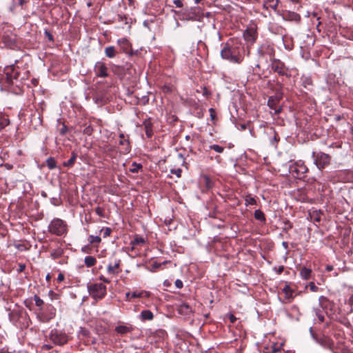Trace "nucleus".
<instances>
[{"mask_svg": "<svg viewBox=\"0 0 353 353\" xmlns=\"http://www.w3.org/2000/svg\"><path fill=\"white\" fill-rule=\"evenodd\" d=\"M48 230L53 234L61 236L66 233L67 225L62 219H54L49 224Z\"/></svg>", "mask_w": 353, "mask_h": 353, "instance_id": "1", "label": "nucleus"}, {"mask_svg": "<svg viewBox=\"0 0 353 353\" xmlns=\"http://www.w3.org/2000/svg\"><path fill=\"white\" fill-rule=\"evenodd\" d=\"M90 295L94 299H101L106 294V287L102 283H91L88 285Z\"/></svg>", "mask_w": 353, "mask_h": 353, "instance_id": "2", "label": "nucleus"}, {"mask_svg": "<svg viewBox=\"0 0 353 353\" xmlns=\"http://www.w3.org/2000/svg\"><path fill=\"white\" fill-rule=\"evenodd\" d=\"M243 38L248 46L253 45L257 39V28L254 24H250L243 32Z\"/></svg>", "mask_w": 353, "mask_h": 353, "instance_id": "3", "label": "nucleus"}, {"mask_svg": "<svg viewBox=\"0 0 353 353\" xmlns=\"http://www.w3.org/2000/svg\"><path fill=\"white\" fill-rule=\"evenodd\" d=\"M312 157L314 164L319 170L323 169L330 163V157L323 152H313Z\"/></svg>", "mask_w": 353, "mask_h": 353, "instance_id": "4", "label": "nucleus"}, {"mask_svg": "<svg viewBox=\"0 0 353 353\" xmlns=\"http://www.w3.org/2000/svg\"><path fill=\"white\" fill-rule=\"evenodd\" d=\"M221 56L223 59H227L230 62L241 63L243 61V57L233 52L232 49L228 47H224L221 51Z\"/></svg>", "mask_w": 353, "mask_h": 353, "instance_id": "5", "label": "nucleus"}, {"mask_svg": "<svg viewBox=\"0 0 353 353\" xmlns=\"http://www.w3.org/2000/svg\"><path fill=\"white\" fill-rule=\"evenodd\" d=\"M49 337L55 345H63L68 341V336L66 334L57 330H52Z\"/></svg>", "mask_w": 353, "mask_h": 353, "instance_id": "6", "label": "nucleus"}, {"mask_svg": "<svg viewBox=\"0 0 353 353\" xmlns=\"http://www.w3.org/2000/svg\"><path fill=\"white\" fill-rule=\"evenodd\" d=\"M258 53L261 58L268 57L270 61H272L274 56V50L271 46L264 44L259 48Z\"/></svg>", "mask_w": 353, "mask_h": 353, "instance_id": "7", "label": "nucleus"}, {"mask_svg": "<svg viewBox=\"0 0 353 353\" xmlns=\"http://www.w3.org/2000/svg\"><path fill=\"white\" fill-rule=\"evenodd\" d=\"M281 15L285 21L299 22L301 19L300 15L294 12L285 10Z\"/></svg>", "mask_w": 353, "mask_h": 353, "instance_id": "8", "label": "nucleus"}, {"mask_svg": "<svg viewBox=\"0 0 353 353\" xmlns=\"http://www.w3.org/2000/svg\"><path fill=\"white\" fill-rule=\"evenodd\" d=\"M94 71L97 76L105 77L108 76V71L105 65L102 62H97L94 67Z\"/></svg>", "mask_w": 353, "mask_h": 353, "instance_id": "9", "label": "nucleus"}, {"mask_svg": "<svg viewBox=\"0 0 353 353\" xmlns=\"http://www.w3.org/2000/svg\"><path fill=\"white\" fill-rule=\"evenodd\" d=\"M263 8L268 10L269 8H272L274 11H276L279 0H263Z\"/></svg>", "mask_w": 353, "mask_h": 353, "instance_id": "10", "label": "nucleus"}, {"mask_svg": "<svg viewBox=\"0 0 353 353\" xmlns=\"http://www.w3.org/2000/svg\"><path fill=\"white\" fill-rule=\"evenodd\" d=\"M312 270L306 267H303L300 270V276L304 280H308L312 276Z\"/></svg>", "mask_w": 353, "mask_h": 353, "instance_id": "11", "label": "nucleus"}, {"mask_svg": "<svg viewBox=\"0 0 353 353\" xmlns=\"http://www.w3.org/2000/svg\"><path fill=\"white\" fill-rule=\"evenodd\" d=\"M120 261H116L114 264H109L107 268L108 272L111 274H117L119 273V268Z\"/></svg>", "mask_w": 353, "mask_h": 353, "instance_id": "12", "label": "nucleus"}, {"mask_svg": "<svg viewBox=\"0 0 353 353\" xmlns=\"http://www.w3.org/2000/svg\"><path fill=\"white\" fill-rule=\"evenodd\" d=\"M119 144L122 145V153L128 154L130 152V145L128 139L120 140Z\"/></svg>", "mask_w": 353, "mask_h": 353, "instance_id": "13", "label": "nucleus"}, {"mask_svg": "<svg viewBox=\"0 0 353 353\" xmlns=\"http://www.w3.org/2000/svg\"><path fill=\"white\" fill-rule=\"evenodd\" d=\"M279 99V97H276V98H274V97H270L268 101V106L270 107V109L272 110H274V112L276 114V113H279L281 111V108H279V109H276L275 108V104H276V102L277 101V100Z\"/></svg>", "mask_w": 353, "mask_h": 353, "instance_id": "14", "label": "nucleus"}, {"mask_svg": "<svg viewBox=\"0 0 353 353\" xmlns=\"http://www.w3.org/2000/svg\"><path fill=\"white\" fill-rule=\"evenodd\" d=\"M143 125L145 128V134L148 137H151L152 136V123L151 121L148 120H145L143 122Z\"/></svg>", "mask_w": 353, "mask_h": 353, "instance_id": "15", "label": "nucleus"}, {"mask_svg": "<svg viewBox=\"0 0 353 353\" xmlns=\"http://www.w3.org/2000/svg\"><path fill=\"white\" fill-rule=\"evenodd\" d=\"M141 318L143 321H151L154 318V315L152 314V312L150 311V310H143L141 312Z\"/></svg>", "mask_w": 353, "mask_h": 353, "instance_id": "16", "label": "nucleus"}, {"mask_svg": "<svg viewBox=\"0 0 353 353\" xmlns=\"http://www.w3.org/2000/svg\"><path fill=\"white\" fill-rule=\"evenodd\" d=\"M85 264L87 267L90 268L95 265L97 260L94 257L91 256H85L84 259Z\"/></svg>", "mask_w": 353, "mask_h": 353, "instance_id": "17", "label": "nucleus"}, {"mask_svg": "<svg viewBox=\"0 0 353 353\" xmlns=\"http://www.w3.org/2000/svg\"><path fill=\"white\" fill-rule=\"evenodd\" d=\"M105 54L109 58H113L115 56L116 52L113 46L106 47L105 49Z\"/></svg>", "mask_w": 353, "mask_h": 353, "instance_id": "18", "label": "nucleus"}, {"mask_svg": "<svg viewBox=\"0 0 353 353\" xmlns=\"http://www.w3.org/2000/svg\"><path fill=\"white\" fill-rule=\"evenodd\" d=\"M254 218L260 221L264 222L265 221L263 212L260 210L254 211Z\"/></svg>", "mask_w": 353, "mask_h": 353, "instance_id": "19", "label": "nucleus"}, {"mask_svg": "<svg viewBox=\"0 0 353 353\" xmlns=\"http://www.w3.org/2000/svg\"><path fill=\"white\" fill-rule=\"evenodd\" d=\"M115 330L118 333L121 334L130 332V328L125 325H118L117 327H116Z\"/></svg>", "mask_w": 353, "mask_h": 353, "instance_id": "20", "label": "nucleus"}, {"mask_svg": "<svg viewBox=\"0 0 353 353\" xmlns=\"http://www.w3.org/2000/svg\"><path fill=\"white\" fill-rule=\"evenodd\" d=\"M46 165L49 169L52 170L56 168V161L52 157H49L46 160Z\"/></svg>", "mask_w": 353, "mask_h": 353, "instance_id": "21", "label": "nucleus"}, {"mask_svg": "<svg viewBox=\"0 0 353 353\" xmlns=\"http://www.w3.org/2000/svg\"><path fill=\"white\" fill-rule=\"evenodd\" d=\"M141 168L142 165L141 164L134 162L131 165V167L130 168L129 170L132 173H137Z\"/></svg>", "mask_w": 353, "mask_h": 353, "instance_id": "22", "label": "nucleus"}, {"mask_svg": "<svg viewBox=\"0 0 353 353\" xmlns=\"http://www.w3.org/2000/svg\"><path fill=\"white\" fill-rule=\"evenodd\" d=\"M9 124V120L3 115H0V130Z\"/></svg>", "mask_w": 353, "mask_h": 353, "instance_id": "23", "label": "nucleus"}, {"mask_svg": "<svg viewBox=\"0 0 353 353\" xmlns=\"http://www.w3.org/2000/svg\"><path fill=\"white\" fill-rule=\"evenodd\" d=\"M76 158H77V154L75 153H73L71 158L68 161L63 163V165L65 167L72 166L74 164V163L76 160Z\"/></svg>", "mask_w": 353, "mask_h": 353, "instance_id": "24", "label": "nucleus"}, {"mask_svg": "<svg viewBox=\"0 0 353 353\" xmlns=\"http://www.w3.org/2000/svg\"><path fill=\"white\" fill-rule=\"evenodd\" d=\"M283 291L286 298L289 299L292 296L293 291L291 290V288L288 285H285L283 288Z\"/></svg>", "mask_w": 353, "mask_h": 353, "instance_id": "25", "label": "nucleus"}, {"mask_svg": "<svg viewBox=\"0 0 353 353\" xmlns=\"http://www.w3.org/2000/svg\"><path fill=\"white\" fill-rule=\"evenodd\" d=\"M144 243L145 239L143 237L136 236L134 239L132 241V244L133 245V246H135L137 245L143 244Z\"/></svg>", "mask_w": 353, "mask_h": 353, "instance_id": "26", "label": "nucleus"}, {"mask_svg": "<svg viewBox=\"0 0 353 353\" xmlns=\"http://www.w3.org/2000/svg\"><path fill=\"white\" fill-rule=\"evenodd\" d=\"M89 242L90 243H99L101 241V237L99 236L90 235L89 236Z\"/></svg>", "mask_w": 353, "mask_h": 353, "instance_id": "27", "label": "nucleus"}, {"mask_svg": "<svg viewBox=\"0 0 353 353\" xmlns=\"http://www.w3.org/2000/svg\"><path fill=\"white\" fill-rule=\"evenodd\" d=\"M210 148L218 153H222L224 150V148L219 145H210Z\"/></svg>", "mask_w": 353, "mask_h": 353, "instance_id": "28", "label": "nucleus"}, {"mask_svg": "<svg viewBox=\"0 0 353 353\" xmlns=\"http://www.w3.org/2000/svg\"><path fill=\"white\" fill-rule=\"evenodd\" d=\"M112 230L110 228H104L101 230V233H102L103 237L106 238L110 236Z\"/></svg>", "mask_w": 353, "mask_h": 353, "instance_id": "29", "label": "nucleus"}, {"mask_svg": "<svg viewBox=\"0 0 353 353\" xmlns=\"http://www.w3.org/2000/svg\"><path fill=\"white\" fill-rule=\"evenodd\" d=\"M145 293L146 296H149V294L146 292L142 291V292H133L131 294V298L135 299L139 298L143 296V294Z\"/></svg>", "mask_w": 353, "mask_h": 353, "instance_id": "30", "label": "nucleus"}, {"mask_svg": "<svg viewBox=\"0 0 353 353\" xmlns=\"http://www.w3.org/2000/svg\"><path fill=\"white\" fill-rule=\"evenodd\" d=\"M255 203H256V200L254 199V198L251 197L250 196H246V198H245V205H254Z\"/></svg>", "mask_w": 353, "mask_h": 353, "instance_id": "31", "label": "nucleus"}, {"mask_svg": "<svg viewBox=\"0 0 353 353\" xmlns=\"http://www.w3.org/2000/svg\"><path fill=\"white\" fill-rule=\"evenodd\" d=\"M328 299L324 296H321L319 299V305L321 307H325V303L326 302H327Z\"/></svg>", "mask_w": 353, "mask_h": 353, "instance_id": "32", "label": "nucleus"}, {"mask_svg": "<svg viewBox=\"0 0 353 353\" xmlns=\"http://www.w3.org/2000/svg\"><path fill=\"white\" fill-rule=\"evenodd\" d=\"M182 170L180 168L177 169H172L170 170V173L175 174L178 178H180L181 176Z\"/></svg>", "mask_w": 353, "mask_h": 353, "instance_id": "33", "label": "nucleus"}, {"mask_svg": "<svg viewBox=\"0 0 353 353\" xmlns=\"http://www.w3.org/2000/svg\"><path fill=\"white\" fill-rule=\"evenodd\" d=\"M34 300L37 306L41 307L43 304V300L37 296H34Z\"/></svg>", "mask_w": 353, "mask_h": 353, "instance_id": "34", "label": "nucleus"}, {"mask_svg": "<svg viewBox=\"0 0 353 353\" xmlns=\"http://www.w3.org/2000/svg\"><path fill=\"white\" fill-rule=\"evenodd\" d=\"M308 286L312 292H317L319 290L318 287L314 284V282H310Z\"/></svg>", "mask_w": 353, "mask_h": 353, "instance_id": "35", "label": "nucleus"}, {"mask_svg": "<svg viewBox=\"0 0 353 353\" xmlns=\"http://www.w3.org/2000/svg\"><path fill=\"white\" fill-rule=\"evenodd\" d=\"M95 212L96 213L101 216V217H103L104 216V214H103V210L102 208H99V207H97L96 209H95Z\"/></svg>", "mask_w": 353, "mask_h": 353, "instance_id": "36", "label": "nucleus"}, {"mask_svg": "<svg viewBox=\"0 0 353 353\" xmlns=\"http://www.w3.org/2000/svg\"><path fill=\"white\" fill-rule=\"evenodd\" d=\"M314 311H315L316 315L317 316V317L319 319V321H323L324 316L322 314H320L319 310L315 309Z\"/></svg>", "mask_w": 353, "mask_h": 353, "instance_id": "37", "label": "nucleus"}, {"mask_svg": "<svg viewBox=\"0 0 353 353\" xmlns=\"http://www.w3.org/2000/svg\"><path fill=\"white\" fill-rule=\"evenodd\" d=\"M175 286L179 289L183 287V282L179 279H176L175 281Z\"/></svg>", "mask_w": 353, "mask_h": 353, "instance_id": "38", "label": "nucleus"}, {"mask_svg": "<svg viewBox=\"0 0 353 353\" xmlns=\"http://www.w3.org/2000/svg\"><path fill=\"white\" fill-rule=\"evenodd\" d=\"M173 2L177 8H181L183 6V3L181 0H174Z\"/></svg>", "mask_w": 353, "mask_h": 353, "instance_id": "39", "label": "nucleus"}, {"mask_svg": "<svg viewBox=\"0 0 353 353\" xmlns=\"http://www.w3.org/2000/svg\"><path fill=\"white\" fill-rule=\"evenodd\" d=\"M99 279H100L101 281H103V282H105V283H109L110 282V281L109 279H108L105 278L103 276H101L99 277Z\"/></svg>", "mask_w": 353, "mask_h": 353, "instance_id": "40", "label": "nucleus"}, {"mask_svg": "<svg viewBox=\"0 0 353 353\" xmlns=\"http://www.w3.org/2000/svg\"><path fill=\"white\" fill-rule=\"evenodd\" d=\"M64 279V276L62 274H59L57 277V280L60 282L63 281Z\"/></svg>", "mask_w": 353, "mask_h": 353, "instance_id": "41", "label": "nucleus"}, {"mask_svg": "<svg viewBox=\"0 0 353 353\" xmlns=\"http://www.w3.org/2000/svg\"><path fill=\"white\" fill-rule=\"evenodd\" d=\"M229 318L231 323H234L236 321V317L233 314H230Z\"/></svg>", "mask_w": 353, "mask_h": 353, "instance_id": "42", "label": "nucleus"}, {"mask_svg": "<svg viewBox=\"0 0 353 353\" xmlns=\"http://www.w3.org/2000/svg\"><path fill=\"white\" fill-rule=\"evenodd\" d=\"M25 268H26V265L24 264H20L19 271L23 272L25 270Z\"/></svg>", "mask_w": 353, "mask_h": 353, "instance_id": "43", "label": "nucleus"}, {"mask_svg": "<svg viewBox=\"0 0 353 353\" xmlns=\"http://www.w3.org/2000/svg\"><path fill=\"white\" fill-rule=\"evenodd\" d=\"M211 118L213 119L214 118V110L212 108L210 109Z\"/></svg>", "mask_w": 353, "mask_h": 353, "instance_id": "44", "label": "nucleus"}, {"mask_svg": "<svg viewBox=\"0 0 353 353\" xmlns=\"http://www.w3.org/2000/svg\"><path fill=\"white\" fill-rule=\"evenodd\" d=\"M118 42H119V43H128V40H127L126 39H124V38H123V39H119V40L118 41Z\"/></svg>", "mask_w": 353, "mask_h": 353, "instance_id": "45", "label": "nucleus"}, {"mask_svg": "<svg viewBox=\"0 0 353 353\" xmlns=\"http://www.w3.org/2000/svg\"><path fill=\"white\" fill-rule=\"evenodd\" d=\"M43 348L46 349V350H50L52 348V345H48V344H45L43 345Z\"/></svg>", "mask_w": 353, "mask_h": 353, "instance_id": "46", "label": "nucleus"}, {"mask_svg": "<svg viewBox=\"0 0 353 353\" xmlns=\"http://www.w3.org/2000/svg\"><path fill=\"white\" fill-rule=\"evenodd\" d=\"M161 265V263H158L157 262L153 263V267L154 268H160Z\"/></svg>", "mask_w": 353, "mask_h": 353, "instance_id": "47", "label": "nucleus"}, {"mask_svg": "<svg viewBox=\"0 0 353 353\" xmlns=\"http://www.w3.org/2000/svg\"><path fill=\"white\" fill-rule=\"evenodd\" d=\"M325 270L328 272L332 271L333 270L332 265H327Z\"/></svg>", "mask_w": 353, "mask_h": 353, "instance_id": "48", "label": "nucleus"}, {"mask_svg": "<svg viewBox=\"0 0 353 353\" xmlns=\"http://www.w3.org/2000/svg\"><path fill=\"white\" fill-rule=\"evenodd\" d=\"M119 138L121 139V140L125 139L123 133H120Z\"/></svg>", "mask_w": 353, "mask_h": 353, "instance_id": "49", "label": "nucleus"}, {"mask_svg": "<svg viewBox=\"0 0 353 353\" xmlns=\"http://www.w3.org/2000/svg\"><path fill=\"white\" fill-rule=\"evenodd\" d=\"M283 269H284L283 266H280L279 268L278 272L279 274H281L283 272Z\"/></svg>", "mask_w": 353, "mask_h": 353, "instance_id": "50", "label": "nucleus"}, {"mask_svg": "<svg viewBox=\"0 0 353 353\" xmlns=\"http://www.w3.org/2000/svg\"><path fill=\"white\" fill-rule=\"evenodd\" d=\"M125 297H126L127 299H129V298L131 297V293L127 292L125 294Z\"/></svg>", "mask_w": 353, "mask_h": 353, "instance_id": "51", "label": "nucleus"}, {"mask_svg": "<svg viewBox=\"0 0 353 353\" xmlns=\"http://www.w3.org/2000/svg\"><path fill=\"white\" fill-rule=\"evenodd\" d=\"M170 90V88L167 86L163 87V91L164 92H168Z\"/></svg>", "mask_w": 353, "mask_h": 353, "instance_id": "52", "label": "nucleus"}, {"mask_svg": "<svg viewBox=\"0 0 353 353\" xmlns=\"http://www.w3.org/2000/svg\"><path fill=\"white\" fill-rule=\"evenodd\" d=\"M46 280H47V281H49V280L51 279L50 275L49 274H48L46 275Z\"/></svg>", "mask_w": 353, "mask_h": 353, "instance_id": "53", "label": "nucleus"}, {"mask_svg": "<svg viewBox=\"0 0 353 353\" xmlns=\"http://www.w3.org/2000/svg\"><path fill=\"white\" fill-rule=\"evenodd\" d=\"M293 3H296L299 1V0H290Z\"/></svg>", "mask_w": 353, "mask_h": 353, "instance_id": "54", "label": "nucleus"}, {"mask_svg": "<svg viewBox=\"0 0 353 353\" xmlns=\"http://www.w3.org/2000/svg\"><path fill=\"white\" fill-rule=\"evenodd\" d=\"M200 1H201V0H194V2H195L196 3H199Z\"/></svg>", "mask_w": 353, "mask_h": 353, "instance_id": "55", "label": "nucleus"}, {"mask_svg": "<svg viewBox=\"0 0 353 353\" xmlns=\"http://www.w3.org/2000/svg\"><path fill=\"white\" fill-rule=\"evenodd\" d=\"M65 133V129H62L61 130V134H64Z\"/></svg>", "mask_w": 353, "mask_h": 353, "instance_id": "56", "label": "nucleus"}, {"mask_svg": "<svg viewBox=\"0 0 353 353\" xmlns=\"http://www.w3.org/2000/svg\"><path fill=\"white\" fill-rule=\"evenodd\" d=\"M48 37L51 39H52V36L50 35V34L48 33Z\"/></svg>", "mask_w": 353, "mask_h": 353, "instance_id": "57", "label": "nucleus"}, {"mask_svg": "<svg viewBox=\"0 0 353 353\" xmlns=\"http://www.w3.org/2000/svg\"><path fill=\"white\" fill-rule=\"evenodd\" d=\"M205 180L208 181L209 180L208 177H205Z\"/></svg>", "mask_w": 353, "mask_h": 353, "instance_id": "58", "label": "nucleus"}, {"mask_svg": "<svg viewBox=\"0 0 353 353\" xmlns=\"http://www.w3.org/2000/svg\"><path fill=\"white\" fill-rule=\"evenodd\" d=\"M185 138H186V139H188L190 138V137L189 136H186Z\"/></svg>", "mask_w": 353, "mask_h": 353, "instance_id": "59", "label": "nucleus"}]
</instances>
